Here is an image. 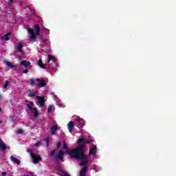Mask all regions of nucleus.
I'll return each instance as SVG.
<instances>
[{
	"label": "nucleus",
	"mask_w": 176,
	"mask_h": 176,
	"mask_svg": "<svg viewBox=\"0 0 176 176\" xmlns=\"http://www.w3.org/2000/svg\"><path fill=\"white\" fill-rule=\"evenodd\" d=\"M6 149H8V146L3 142V140L0 138V151H6Z\"/></svg>",
	"instance_id": "9"
},
{
	"label": "nucleus",
	"mask_w": 176,
	"mask_h": 176,
	"mask_svg": "<svg viewBox=\"0 0 176 176\" xmlns=\"http://www.w3.org/2000/svg\"><path fill=\"white\" fill-rule=\"evenodd\" d=\"M8 3L9 5H12V3H13V0H9Z\"/></svg>",
	"instance_id": "34"
},
{
	"label": "nucleus",
	"mask_w": 176,
	"mask_h": 176,
	"mask_svg": "<svg viewBox=\"0 0 176 176\" xmlns=\"http://www.w3.org/2000/svg\"><path fill=\"white\" fill-rule=\"evenodd\" d=\"M10 159L11 161L13 162V163H15L16 164L19 165L21 163V162H20V160L19 159H17V158H16V157H14L13 156H10Z\"/></svg>",
	"instance_id": "12"
},
{
	"label": "nucleus",
	"mask_w": 176,
	"mask_h": 176,
	"mask_svg": "<svg viewBox=\"0 0 176 176\" xmlns=\"http://www.w3.org/2000/svg\"><path fill=\"white\" fill-rule=\"evenodd\" d=\"M35 80L37 82L36 86H39V87H45L47 85L43 78H36Z\"/></svg>",
	"instance_id": "4"
},
{
	"label": "nucleus",
	"mask_w": 176,
	"mask_h": 176,
	"mask_svg": "<svg viewBox=\"0 0 176 176\" xmlns=\"http://www.w3.org/2000/svg\"><path fill=\"white\" fill-rule=\"evenodd\" d=\"M53 109V106H52V104L48 106V109H47V112L48 113H52V110Z\"/></svg>",
	"instance_id": "27"
},
{
	"label": "nucleus",
	"mask_w": 176,
	"mask_h": 176,
	"mask_svg": "<svg viewBox=\"0 0 176 176\" xmlns=\"http://www.w3.org/2000/svg\"><path fill=\"white\" fill-rule=\"evenodd\" d=\"M30 82L31 86H34V85H35V80L31 78V79L30 80Z\"/></svg>",
	"instance_id": "28"
},
{
	"label": "nucleus",
	"mask_w": 176,
	"mask_h": 176,
	"mask_svg": "<svg viewBox=\"0 0 176 176\" xmlns=\"http://www.w3.org/2000/svg\"><path fill=\"white\" fill-rule=\"evenodd\" d=\"M28 31L30 34V39H36V34H35V32H34V29L32 28H28Z\"/></svg>",
	"instance_id": "8"
},
{
	"label": "nucleus",
	"mask_w": 176,
	"mask_h": 176,
	"mask_svg": "<svg viewBox=\"0 0 176 176\" xmlns=\"http://www.w3.org/2000/svg\"><path fill=\"white\" fill-rule=\"evenodd\" d=\"M1 111H2V108L0 107V112H1Z\"/></svg>",
	"instance_id": "38"
},
{
	"label": "nucleus",
	"mask_w": 176,
	"mask_h": 176,
	"mask_svg": "<svg viewBox=\"0 0 176 176\" xmlns=\"http://www.w3.org/2000/svg\"><path fill=\"white\" fill-rule=\"evenodd\" d=\"M97 153V147L94 146L89 149V155H96Z\"/></svg>",
	"instance_id": "15"
},
{
	"label": "nucleus",
	"mask_w": 176,
	"mask_h": 176,
	"mask_svg": "<svg viewBox=\"0 0 176 176\" xmlns=\"http://www.w3.org/2000/svg\"><path fill=\"white\" fill-rule=\"evenodd\" d=\"M61 145H62L61 142H58L56 144L57 148H60V147H61Z\"/></svg>",
	"instance_id": "30"
},
{
	"label": "nucleus",
	"mask_w": 176,
	"mask_h": 176,
	"mask_svg": "<svg viewBox=\"0 0 176 176\" xmlns=\"http://www.w3.org/2000/svg\"><path fill=\"white\" fill-rule=\"evenodd\" d=\"M58 170H59L60 173H63V174L60 175V176H71L68 173L63 170V169L60 168Z\"/></svg>",
	"instance_id": "21"
},
{
	"label": "nucleus",
	"mask_w": 176,
	"mask_h": 176,
	"mask_svg": "<svg viewBox=\"0 0 176 176\" xmlns=\"http://www.w3.org/2000/svg\"><path fill=\"white\" fill-rule=\"evenodd\" d=\"M29 97H35V93L34 92L29 93Z\"/></svg>",
	"instance_id": "29"
},
{
	"label": "nucleus",
	"mask_w": 176,
	"mask_h": 176,
	"mask_svg": "<svg viewBox=\"0 0 176 176\" xmlns=\"http://www.w3.org/2000/svg\"><path fill=\"white\" fill-rule=\"evenodd\" d=\"M81 122H82V120H79V121H78V122H80V123Z\"/></svg>",
	"instance_id": "39"
},
{
	"label": "nucleus",
	"mask_w": 176,
	"mask_h": 176,
	"mask_svg": "<svg viewBox=\"0 0 176 176\" xmlns=\"http://www.w3.org/2000/svg\"><path fill=\"white\" fill-rule=\"evenodd\" d=\"M23 74H28V71L27 69H25L23 71Z\"/></svg>",
	"instance_id": "35"
},
{
	"label": "nucleus",
	"mask_w": 176,
	"mask_h": 176,
	"mask_svg": "<svg viewBox=\"0 0 176 176\" xmlns=\"http://www.w3.org/2000/svg\"><path fill=\"white\" fill-rule=\"evenodd\" d=\"M27 102H28V109H30V111H33V109L35 108L34 107V102L32 101H27Z\"/></svg>",
	"instance_id": "13"
},
{
	"label": "nucleus",
	"mask_w": 176,
	"mask_h": 176,
	"mask_svg": "<svg viewBox=\"0 0 176 176\" xmlns=\"http://www.w3.org/2000/svg\"><path fill=\"white\" fill-rule=\"evenodd\" d=\"M33 111H34V118H38V116L39 115V112L38 111V108L34 107Z\"/></svg>",
	"instance_id": "20"
},
{
	"label": "nucleus",
	"mask_w": 176,
	"mask_h": 176,
	"mask_svg": "<svg viewBox=\"0 0 176 176\" xmlns=\"http://www.w3.org/2000/svg\"><path fill=\"white\" fill-rule=\"evenodd\" d=\"M10 35H12V33L8 32L4 34L3 36L1 37V39H4V41H9V36H10Z\"/></svg>",
	"instance_id": "18"
},
{
	"label": "nucleus",
	"mask_w": 176,
	"mask_h": 176,
	"mask_svg": "<svg viewBox=\"0 0 176 176\" xmlns=\"http://www.w3.org/2000/svg\"><path fill=\"white\" fill-rule=\"evenodd\" d=\"M24 176H35V174H34L32 172H30V175H25Z\"/></svg>",
	"instance_id": "32"
},
{
	"label": "nucleus",
	"mask_w": 176,
	"mask_h": 176,
	"mask_svg": "<svg viewBox=\"0 0 176 176\" xmlns=\"http://www.w3.org/2000/svg\"><path fill=\"white\" fill-rule=\"evenodd\" d=\"M38 65L40 66L41 68H43V69H46V66L45 64L42 62V59H39L38 60Z\"/></svg>",
	"instance_id": "16"
},
{
	"label": "nucleus",
	"mask_w": 176,
	"mask_h": 176,
	"mask_svg": "<svg viewBox=\"0 0 176 176\" xmlns=\"http://www.w3.org/2000/svg\"><path fill=\"white\" fill-rule=\"evenodd\" d=\"M56 152H57V150L56 149L52 150L50 153V155L55 157Z\"/></svg>",
	"instance_id": "25"
},
{
	"label": "nucleus",
	"mask_w": 176,
	"mask_h": 176,
	"mask_svg": "<svg viewBox=\"0 0 176 176\" xmlns=\"http://www.w3.org/2000/svg\"><path fill=\"white\" fill-rule=\"evenodd\" d=\"M8 86H9V81L6 80V82H5V84H4L3 87V89H8Z\"/></svg>",
	"instance_id": "26"
},
{
	"label": "nucleus",
	"mask_w": 176,
	"mask_h": 176,
	"mask_svg": "<svg viewBox=\"0 0 176 176\" xmlns=\"http://www.w3.org/2000/svg\"><path fill=\"white\" fill-rule=\"evenodd\" d=\"M4 64H6V65H7V67H8V68H14L15 70L17 69H16V65H12L10 62L9 61H6L4 63Z\"/></svg>",
	"instance_id": "14"
},
{
	"label": "nucleus",
	"mask_w": 176,
	"mask_h": 176,
	"mask_svg": "<svg viewBox=\"0 0 176 176\" xmlns=\"http://www.w3.org/2000/svg\"><path fill=\"white\" fill-rule=\"evenodd\" d=\"M40 145H41V142L38 141V142H36L35 146H39Z\"/></svg>",
	"instance_id": "33"
},
{
	"label": "nucleus",
	"mask_w": 176,
	"mask_h": 176,
	"mask_svg": "<svg viewBox=\"0 0 176 176\" xmlns=\"http://www.w3.org/2000/svg\"><path fill=\"white\" fill-rule=\"evenodd\" d=\"M30 155L31 156L32 159V163L33 164H38L41 160H42V157L39 155H35L32 151H30Z\"/></svg>",
	"instance_id": "2"
},
{
	"label": "nucleus",
	"mask_w": 176,
	"mask_h": 176,
	"mask_svg": "<svg viewBox=\"0 0 176 176\" xmlns=\"http://www.w3.org/2000/svg\"><path fill=\"white\" fill-rule=\"evenodd\" d=\"M57 130H58L57 125H54V126H51L50 133H51L52 135H54L56 134V131H57Z\"/></svg>",
	"instance_id": "11"
},
{
	"label": "nucleus",
	"mask_w": 176,
	"mask_h": 176,
	"mask_svg": "<svg viewBox=\"0 0 176 176\" xmlns=\"http://www.w3.org/2000/svg\"><path fill=\"white\" fill-rule=\"evenodd\" d=\"M74 126L75 124L72 121L69 122V123L67 124V127L69 129V133H72V131H74Z\"/></svg>",
	"instance_id": "10"
},
{
	"label": "nucleus",
	"mask_w": 176,
	"mask_h": 176,
	"mask_svg": "<svg viewBox=\"0 0 176 176\" xmlns=\"http://www.w3.org/2000/svg\"><path fill=\"white\" fill-rule=\"evenodd\" d=\"M21 65H23V67H28V65H31V62L28 60H22Z\"/></svg>",
	"instance_id": "17"
},
{
	"label": "nucleus",
	"mask_w": 176,
	"mask_h": 176,
	"mask_svg": "<svg viewBox=\"0 0 176 176\" xmlns=\"http://www.w3.org/2000/svg\"><path fill=\"white\" fill-rule=\"evenodd\" d=\"M34 31H36V35H38L39 32H41V27L39 25H36L34 27Z\"/></svg>",
	"instance_id": "19"
},
{
	"label": "nucleus",
	"mask_w": 176,
	"mask_h": 176,
	"mask_svg": "<svg viewBox=\"0 0 176 176\" xmlns=\"http://www.w3.org/2000/svg\"><path fill=\"white\" fill-rule=\"evenodd\" d=\"M48 67L50 68H54L56 67V59L52 55L48 56Z\"/></svg>",
	"instance_id": "3"
},
{
	"label": "nucleus",
	"mask_w": 176,
	"mask_h": 176,
	"mask_svg": "<svg viewBox=\"0 0 176 176\" xmlns=\"http://www.w3.org/2000/svg\"><path fill=\"white\" fill-rule=\"evenodd\" d=\"M36 100L38 101L36 102V104H40L41 107H45V97L43 96H36Z\"/></svg>",
	"instance_id": "7"
},
{
	"label": "nucleus",
	"mask_w": 176,
	"mask_h": 176,
	"mask_svg": "<svg viewBox=\"0 0 176 176\" xmlns=\"http://www.w3.org/2000/svg\"><path fill=\"white\" fill-rule=\"evenodd\" d=\"M1 175L2 176H6V172H2Z\"/></svg>",
	"instance_id": "37"
},
{
	"label": "nucleus",
	"mask_w": 176,
	"mask_h": 176,
	"mask_svg": "<svg viewBox=\"0 0 176 176\" xmlns=\"http://www.w3.org/2000/svg\"><path fill=\"white\" fill-rule=\"evenodd\" d=\"M63 149H65L68 153V152H69V151L71 150H68V146L67 145V143L65 142V141L63 142Z\"/></svg>",
	"instance_id": "23"
},
{
	"label": "nucleus",
	"mask_w": 176,
	"mask_h": 176,
	"mask_svg": "<svg viewBox=\"0 0 176 176\" xmlns=\"http://www.w3.org/2000/svg\"><path fill=\"white\" fill-rule=\"evenodd\" d=\"M64 155H65L64 151L63 150H60L58 154L55 155L54 159H56V160L63 161L64 159Z\"/></svg>",
	"instance_id": "6"
},
{
	"label": "nucleus",
	"mask_w": 176,
	"mask_h": 176,
	"mask_svg": "<svg viewBox=\"0 0 176 176\" xmlns=\"http://www.w3.org/2000/svg\"><path fill=\"white\" fill-rule=\"evenodd\" d=\"M17 50L19 51V52H22V50H23V44H21V43L18 44Z\"/></svg>",
	"instance_id": "22"
},
{
	"label": "nucleus",
	"mask_w": 176,
	"mask_h": 176,
	"mask_svg": "<svg viewBox=\"0 0 176 176\" xmlns=\"http://www.w3.org/2000/svg\"><path fill=\"white\" fill-rule=\"evenodd\" d=\"M89 170V168L87 165H84V167L81 168L79 172L80 176H87L86 174H87V170Z\"/></svg>",
	"instance_id": "5"
},
{
	"label": "nucleus",
	"mask_w": 176,
	"mask_h": 176,
	"mask_svg": "<svg viewBox=\"0 0 176 176\" xmlns=\"http://www.w3.org/2000/svg\"><path fill=\"white\" fill-rule=\"evenodd\" d=\"M1 123H2V122L0 121V124H1Z\"/></svg>",
	"instance_id": "40"
},
{
	"label": "nucleus",
	"mask_w": 176,
	"mask_h": 176,
	"mask_svg": "<svg viewBox=\"0 0 176 176\" xmlns=\"http://www.w3.org/2000/svg\"><path fill=\"white\" fill-rule=\"evenodd\" d=\"M45 144H46L47 148H49V146L50 145V140L49 138H47L45 139Z\"/></svg>",
	"instance_id": "24"
},
{
	"label": "nucleus",
	"mask_w": 176,
	"mask_h": 176,
	"mask_svg": "<svg viewBox=\"0 0 176 176\" xmlns=\"http://www.w3.org/2000/svg\"><path fill=\"white\" fill-rule=\"evenodd\" d=\"M85 144H91V141L88 140V141H87V142H85Z\"/></svg>",
	"instance_id": "36"
},
{
	"label": "nucleus",
	"mask_w": 176,
	"mask_h": 176,
	"mask_svg": "<svg viewBox=\"0 0 176 176\" xmlns=\"http://www.w3.org/2000/svg\"><path fill=\"white\" fill-rule=\"evenodd\" d=\"M77 142L79 145L76 148L69 151L68 155H69L72 159L80 160L81 162L80 163V166H86L89 164V160H87V156L85 154V145L86 144L85 138L78 139Z\"/></svg>",
	"instance_id": "1"
},
{
	"label": "nucleus",
	"mask_w": 176,
	"mask_h": 176,
	"mask_svg": "<svg viewBox=\"0 0 176 176\" xmlns=\"http://www.w3.org/2000/svg\"><path fill=\"white\" fill-rule=\"evenodd\" d=\"M16 134H23V129L18 130Z\"/></svg>",
	"instance_id": "31"
}]
</instances>
